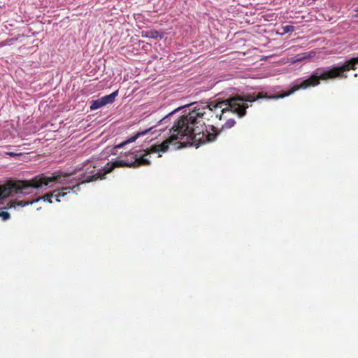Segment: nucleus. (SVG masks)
<instances>
[{
  "instance_id": "obj_3",
  "label": "nucleus",
  "mask_w": 358,
  "mask_h": 358,
  "mask_svg": "<svg viewBox=\"0 0 358 358\" xmlns=\"http://www.w3.org/2000/svg\"><path fill=\"white\" fill-rule=\"evenodd\" d=\"M104 106L103 102L101 98L93 100L90 103V109L92 110H96Z\"/></svg>"
},
{
  "instance_id": "obj_2",
  "label": "nucleus",
  "mask_w": 358,
  "mask_h": 358,
  "mask_svg": "<svg viewBox=\"0 0 358 358\" xmlns=\"http://www.w3.org/2000/svg\"><path fill=\"white\" fill-rule=\"evenodd\" d=\"M117 94H118L117 91H115L108 95L101 97V99H102V101L103 102L104 106H106L108 103H112L115 101V99L117 96Z\"/></svg>"
},
{
  "instance_id": "obj_11",
  "label": "nucleus",
  "mask_w": 358,
  "mask_h": 358,
  "mask_svg": "<svg viewBox=\"0 0 358 358\" xmlns=\"http://www.w3.org/2000/svg\"><path fill=\"white\" fill-rule=\"evenodd\" d=\"M357 11H358V10H357Z\"/></svg>"
},
{
  "instance_id": "obj_8",
  "label": "nucleus",
  "mask_w": 358,
  "mask_h": 358,
  "mask_svg": "<svg viewBox=\"0 0 358 358\" xmlns=\"http://www.w3.org/2000/svg\"><path fill=\"white\" fill-rule=\"evenodd\" d=\"M313 55H315L314 52H310L309 53H305L303 57H302L301 58H299L297 60L298 61H301L302 59L310 57H311Z\"/></svg>"
},
{
  "instance_id": "obj_10",
  "label": "nucleus",
  "mask_w": 358,
  "mask_h": 358,
  "mask_svg": "<svg viewBox=\"0 0 358 358\" xmlns=\"http://www.w3.org/2000/svg\"><path fill=\"white\" fill-rule=\"evenodd\" d=\"M159 131H164V129L163 128H160V129H159Z\"/></svg>"
},
{
  "instance_id": "obj_7",
  "label": "nucleus",
  "mask_w": 358,
  "mask_h": 358,
  "mask_svg": "<svg viewBox=\"0 0 358 358\" xmlns=\"http://www.w3.org/2000/svg\"><path fill=\"white\" fill-rule=\"evenodd\" d=\"M0 217L3 221H6L9 219L10 214L6 211H1L0 212Z\"/></svg>"
},
{
  "instance_id": "obj_5",
  "label": "nucleus",
  "mask_w": 358,
  "mask_h": 358,
  "mask_svg": "<svg viewBox=\"0 0 358 358\" xmlns=\"http://www.w3.org/2000/svg\"><path fill=\"white\" fill-rule=\"evenodd\" d=\"M146 36L151 38H157L158 37L162 38V36L158 31L156 30H150L147 32Z\"/></svg>"
},
{
  "instance_id": "obj_4",
  "label": "nucleus",
  "mask_w": 358,
  "mask_h": 358,
  "mask_svg": "<svg viewBox=\"0 0 358 358\" xmlns=\"http://www.w3.org/2000/svg\"><path fill=\"white\" fill-rule=\"evenodd\" d=\"M294 30V27L292 25L282 26L278 31V34L283 35L285 34L292 32Z\"/></svg>"
},
{
  "instance_id": "obj_6",
  "label": "nucleus",
  "mask_w": 358,
  "mask_h": 358,
  "mask_svg": "<svg viewBox=\"0 0 358 358\" xmlns=\"http://www.w3.org/2000/svg\"><path fill=\"white\" fill-rule=\"evenodd\" d=\"M235 120L233 119L228 120L224 125L227 129L231 128L235 124Z\"/></svg>"
},
{
  "instance_id": "obj_9",
  "label": "nucleus",
  "mask_w": 358,
  "mask_h": 358,
  "mask_svg": "<svg viewBox=\"0 0 358 358\" xmlns=\"http://www.w3.org/2000/svg\"><path fill=\"white\" fill-rule=\"evenodd\" d=\"M8 155H10V156L15 155V154L13 152H10V153H8Z\"/></svg>"
},
{
  "instance_id": "obj_1",
  "label": "nucleus",
  "mask_w": 358,
  "mask_h": 358,
  "mask_svg": "<svg viewBox=\"0 0 358 358\" xmlns=\"http://www.w3.org/2000/svg\"><path fill=\"white\" fill-rule=\"evenodd\" d=\"M357 65L358 56L357 57L351 58L341 66H332L326 69H317L310 78L306 80L301 78L296 80L293 84L292 90L285 94L270 96L263 95L264 96V98L274 99L283 98L292 94L300 89L305 90L309 87L317 86L320 84V80H327L328 79H333L337 77L346 78L347 76L345 72L350 69H356Z\"/></svg>"
}]
</instances>
